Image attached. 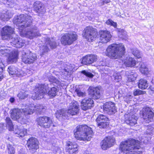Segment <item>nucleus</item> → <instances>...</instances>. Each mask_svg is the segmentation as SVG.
<instances>
[{
  "instance_id": "53",
  "label": "nucleus",
  "mask_w": 154,
  "mask_h": 154,
  "mask_svg": "<svg viewBox=\"0 0 154 154\" xmlns=\"http://www.w3.org/2000/svg\"><path fill=\"white\" fill-rule=\"evenodd\" d=\"M9 100L11 103H13L15 101V99L14 97H11L10 98Z\"/></svg>"
},
{
  "instance_id": "4",
  "label": "nucleus",
  "mask_w": 154,
  "mask_h": 154,
  "mask_svg": "<svg viewBox=\"0 0 154 154\" xmlns=\"http://www.w3.org/2000/svg\"><path fill=\"white\" fill-rule=\"evenodd\" d=\"M93 134L92 128L86 125H78L74 130L75 137L81 140L90 141Z\"/></svg>"
},
{
  "instance_id": "1",
  "label": "nucleus",
  "mask_w": 154,
  "mask_h": 154,
  "mask_svg": "<svg viewBox=\"0 0 154 154\" xmlns=\"http://www.w3.org/2000/svg\"><path fill=\"white\" fill-rule=\"evenodd\" d=\"M32 17L22 14L14 18L13 23L19 29L21 36L32 39L39 35V33L37 28L35 26L32 25Z\"/></svg>"
},
{
  "instance_id": "17",
  "label": "nucleus",
  "mask_w": 154,
  "mask_h": 154,
  "mask_svg": "<svg viewBox=\"0 0 154 154\" xmlns=\"http://www.w3.org/2000/svg\"><path fill=\"white\" fill-rule=\"evenodd\" d=\"M14 32V29L9 26H5L2 31V38L4 40H7L11 37Z\"/></svg>"
},
{
  "instance_id": "51",
  "label": "nucleus",
  "mask_w": 154,
  "mask_h": 154,
  "mask_svg": "<svg viewBox=\"0 0 154 154\" xmlns=\"http://www.w3.org/2000/svg\"><path fill=\"white\" fill-rule=\"evenodd\" d=\"M144 72H141V73L142 74H148L150 71L149 69L147 67H146V68L145 69H144Z\"/></svg>"
},
{
  "instance_id": "6",
  "label": "nucleus",
  "mask_w": 154,
  "mask_h": 154,
  "mask_svg": "<svg viewBox=\"0 0 154 154\" xmlns=\"http://www.w3.org/2000/svg\"><path fill=\"white\" fill-rule=\"evenodd\" d=\"M34 111V110L32 109H14L11 110V117L14 120H16L21 124H23L26 122L25 116L32 114Z\"/></svg>"
},
{
  "instance_id": "49",
  "label": "nucleus",
  "mask_w": 154,
  "mask_h": 154,
  "mask_svg": "<svg viewBox=\"0 0 154 154\" xmlns=\"http://www.w3.org/2000/svg\"><path fill=\"white\" fill-rule=\"evenodd\" d=\"M132 73H133V72H131L129 75L128 78L130 79L131 81H133L136 79L137 75L132 74Z\"/></svg>"
},
{
  "instance_id": "39",
  "label": "nucleus",
  "mask_w": 154,
  "mask_h": 154,
  "mask_svg": "<svg viewBox=\"0 0 154 154\" xmlns=\"http://www.w3.org/2000/svg\"><path fill=\"white\" fill-rule=\"evenodd\" d=\"M5 122L7 126L9 128L10 130H12L13 128V125L11 119L9 117H7Z\"/></svg>"
},
{
  "instance_id": "7",
  "label": "nucleus",
  "mask_w": 154,
  "mask_h": 154,
  "mask_svg": "<svg viewBox=\"0 0 154 154\" xmlns=\"http://www.w3.org/2000/svg\"><path fill=\"white\" fill-rule=\"evenodd\" d=\"M78 36L75 32L66 33L61 39V43L64 45H70L77 39Z\"/></svg>"
},
{
  "instance_id": "20",
  "label": "nucleus",
  "mask_w": 154,
  "mask_h": 154,
  "mask_svg": "<svg viewBox=\"0 0 154 154\" xmlns=\"http://www.w3.org/2000/svg\"><path fill=\"white\" fill-rule=\"evenodd\" d=\"M8 71L10 75L13 76H16L19 77L23 76L24 73L23 71L18 69L14 66H9L8 68Z\"/></svg>"
},
{
  "instance_id": "16",
  "label": "nucleus",
  "mask_w": 154,
  "mask_h": 154,
  "mask_svg": "<svg viewBox=\"0 0 154 154\" xmlns=\"http://www.w3.org/2000/svg\"><path fill=\"white\" fill-rule=\"evenodd\" d=\"M152 108L149 107H145L142 109V115L143 118L145 119H152L154 116V113Z\"/></svg>"
},
{
  "instance_id": "52",
  "label": "nucleus",
  "mask_w": 154,
  "mask_h": 154,
  "mask_svg": "<svg viewBox=\"0 0 154 154\" xmlns=\"http://www.w3.org/2000/svg\"><path fill=\"white\" fill-rule=\"evenodd\" d=\"M4 125L3 124H0V132H2L3 130Z\"/></svg>"
},
{
  "instance_id": "30",
  "label": "nucleus",
  "mask_w": 154,
  "mask_h": 154,
  "mask_svg": "<svg viewBox=\"0 0 154 154\" xmlns=\"http://www.w3.org/2000/svg\"><path fill=\"white\" fill-rule=\"evenodd\" d=\"M28 109H33L34 110L33 112L35 111L36 113L38 114H41L42 113L44 112L45 109V107H44L43 105H41L35 106L34 107L32 106L31 108L28 107Z\"/></svg>"
},
{
  "instance_id": "5",
  "label": "nucleus",
  "mask_w": 154,
  "mask_h": 154,
  "mask_svg": "<svg viewBox=\"0 0 154 154\" xmlns=\"http://www.w3.org/2000/svg\"><path fill=\"white\" fill-rule=\"evenodd\" d=\"M125 49L121 43L119 44H113L109 46L106 50V55L115 59L124 57Z\"/></svg>"
},
{
  "instance_id": "46",
  "label": "nucleus",
  "mask_w": 154,
  "mask_h": 154,
  "mask_svg": "<svg viewBox=\"0 0 154 154\" xmlns=\"http://www.w3.org/2000/svg\"><path fill=\"white\" fill-rule=\"evenodd\" d=\"M106 23L107 25H110L111 26H113L114 27H117V24L116 22H114L111 20L109 19L107 20L106 22Z\"/></svg>"
},
{
  "instance_id": "50",
  "label": "nucleus",
  "mask_w": 154,
  "mask_h": 154,
  "mask_svg": "<svg viewBox=\"0 0 154 154\" xmlns=\"http://www.w3.org/2000/svg\"><path fill=\"white\" fill-rule=\"evenodd\" d=\"M7 51L8 50L5 49H1L0 50V54H5L8 53Z\"/></svg>"
},
{
  "instance_id": "55",
  "label": "nucleus",
  "mask_w": 154,
  "mask_h": 154,
  "mask_svg": "<svg viewBox=\"0 0 154 154\" xmlns=\"http://www.w3.org/2000/svg\"><path fill=\"white\" fill-rule=\"evenodd\" d=\"M110 2V0H105L103 1V3L104 4H107Z\"/></svg>"
},
{
  "instance_id": "48",
  "label": "nucleus",
  "mask_w": 154,
  "mask_h": 154,
  "mask_svg": "<svg viewBox=\"0 0 154 154\" xmlns=\"http://www.w3.org/2000/svg\"><path fill=\"white\" fill-rule=\"evenodd\" d=\"M140 66V71L141 72H145L144 70H143V68L146 67V65L143 63L141 62L139 64Z\"/></svg>"
},
{
  "instance_id": "60",
  "label": "nucleus",
  "mask_w": 154,
  "mask_h": 154,
  "mask_svg": "<svg viewBox=\"0 0 154 154\" xmlns=\"http://www.w3.org/2000/svg\"><path fill=\"white\" fill-rule=\"evenodd\" d=\"M149 48H146L147 49H149L150 48H151V47H149Z\"/></svg>"
},
{
  "instance_id": "40",
  "label": "nucleus",
  "mask_w": 154,
  "mask_h": 154,
  "mask_svg": "<svg viewBox=\"0 0 154 154\" xmlns=\"http://www.w3.org/2000/svg\"><path fill=\"white\" fill-rule=\"evenodd\" d=\"M28 92L24 90L20 91L17 95V96L20 99H24L27 97Z\"/></svg>"
},
{
  "instance_id": "41",
  "label": "nucleus",
  "mask_w": 154,
  "mask_h": 154,
  "mask_svg": "<svg viewBox=\"0 0 154 154\" xmlns=\"http://www.w3.org/2000/svg\"><path fill=\"white\" fill-rule=\"evenodd\" d=\"M8 152L9 154H14L15 152V148L11 145L8 144L7 146Z\"/></svg>"
},
{
  "instance_id": "19",
  "label": "nucleus",
  "mask_w": 154,
  "mask_h": 154,
  "mask_svg": "<svg viewBox=\"0 0 154 154\" xmlns=\"http://www.w3.org/2000/svg\"><path fill=\"white\" fill-rule=\"evenodd\" d=\"M93 105V101L91 98H85L82 101L81 107L82 110H86L90 109Z\"/></svg>"
},
{
  "instance_id": "14",
  "label": "nucleus",
  "mask_w": 154,
  "mask_h": 154,
  "mask_svg": "<svg viewBox=\"0 0 154 154\" xmlns=\"http://www.w3.org/2000/svg\"><path fill=\"white\" fill-rule=\"evenodd\" d=\"M27 146L31 152L34 153L38 148L39 142L34 137L29 138L27 141Z\"/></svg>"
},
{
  "instance_id": "21",
  "label": "nucleus",
  "mask_w": 154,
  "mask_h": 154,
  "mask_svg": "<svg viewBox=\"0 0 154 154\" xmlns=\"http://www.w3.org/2000/svg\"><path fill=\"white\" fill-rule=\"evenodd\" d=\"M100 34L101 42L106 43L110 40L112 35L109 32L106 30L101 31Z\"/></svg>"
},
{
  "instance_id": "33",
  "label": "nucleus",
  "mask_w": 154,
  "mask_h": 154,
  "mask_svg": "<svg viewBox=\"0 0 154 154\" xmlns=\"http://www.w3.org/2000/svg\"><path fill=\"white\" fill-rule=\"evenodd\" d=\"M137 120L134 116H130L125 120L127 124L131 126H133L137 123Z\"/></svg>"
},
{
  "instance_id": "29",
  "label": "nucleus",
  "mask_w": 154,
  "mask_h": 154,
  "mask_svg": "<svg viewBox=\"0 0 154 154\" xmlns=\"http://www.w3.org/2000/svg\"><path fill=\"white\" fill-rule=\"evenodd\" d=\"M13 16V14L9 11L3 12L0 14V19L4 21L8 20Z\"/></svg>"
},
{
  "instance_id": "38",
  "label": "nucleus",
  "mask_w": 154,
  "mask_h": 154,
  "mask_svg": "<svg viewBox=\"0 0 154 154\" xmlns=\"http://www.w3.org/2000/svg\"><path fill=\"white\" fill-rule=\"evenodd\" d=\"M131 51L134 56L138 58L141 57V53L137 48H132L131 49Z\"/></svg>"
},
{
  "instance_id": "63",
  "label": "nucleus",
  "mask_w": 154,
  "mask_h": 154,
  "mask_svg": "<svg viewBox=\"0 0 154 154\" xmlns=\"http://www.w3.org/2000/svg\"><path fill=\"white\" fill-rule=\"evenodd\" d=\"M153 83H154V82H153Z\"/></svg>"
},
{
  "instance_id": "9",
  "label": "nucleus",
  "mask_w": 154,
  "mask_h": 154,
  "mask_svg": "<svg viewBox=\"0 0 154 154\" xmlns=\"http://www.w3.org/2000/svg\"><path fill=\"white\" fill-rule=\"evenodd\" d=\"M82 35L89 42L94 40L97 36L96 29L90 26H88L83 31Z\"/></svg>"
},
{
  "instance_id": "11",
  "label": "nucleus",
  "mask_w": 154,
  "mask_h": 154,
  "mask_svg": "<svg viewBox=\"0 0 154 154\" xmlns=\"http://www.w3.org/2000/svg\"><path fill=\"white\" fill-rule=\"evenodd\" d=\"M36 121L38 125L44 128H49L53 123L51 118L47 116L39 117Z\"/></svg>"
},
{
  "instance_id": "58",
  "label": "nucleus",
  "mask_w": 154,
  "mask_h": 154,
  "mask_svg": "<svg viewBox=\"0 0 154 154\" xmlns=\"http://www.w3.org/2000/svg\"><path fill=\"white\" fill-rule=\"evenodd\" d=\"M2 74V73L1 74H0V75H1ZM3 75H1L0 76V81H1L3 79Z\"/></svg>"
},
{
  "instance_id": "59",
  "label": "nucleus",
  "mask_w": 154,
  "mask_h": 154,
  "mask_svg": "<svg viewBox=\"0 0 154 154\" xmlns=\"http://www.w3.org/2000/svg\"><path fill=\"white\" fill-rule=\"evenodd\" d=\"M129 97V98L130 99H131L132 98V96L131 95H129L128 96Z\"/></svg>"
},
{
  "instance_id": "45",
  "label": "nucleus",
  "mask_w": 154,
  "mask_h": 154,
  "mask_svg": "<svg viewBox=\"0 0 154 154\" xmlns=\"http://www.w3.org/2000/svg\"><path fill=\"white\" fill-rule=\"evenodd\" d=\"M48 79L50 82L58 84L59 81L55 77L52 76H50L48 77Z\"/></svg>"
},
{
  "instance_id": "56",
  "label": "nucleus",
  "mask_w": 154,
  "mask_h": 154,
  "mask_svg": "<svg viewBox=\"0 0 154 154\" xmlns=\"http://www.w3.org/2000/svg\"><path fill=\"white\" fill-rule=\"evenodd\" d=\"M18 154H25L24 152L21 150L19 151Z\"/></svg>"
},
{
  "instance_id": "43",
  "label": "nucleus",
  "mask_w": 154,
  "mask_h": 154,
  "mask_svg": "<svg viewBox=\"0 0 154 154\" xmlns=\"http://www.w3.org/2000/svg\"><path fill=\"white\" fill-rule=\"evenodd\" d=\"M113 77L115 81L117 82L120 81L121 80L122 77L119 73H115Z\"/></svg>"
},
{
  "instance_id": "44",
  "label": "nucleus",
  "mask_w": 154,
  "mask_h": 154,
  "mask_svg": "<svg viewBox=\"0 0 154 154\" xmlns=\"http://www.w3.org/2000/svg\"><path fill=\"white\" fill-rule=\"evenodd\" d=\"M146 94V91H141L139 89H135L133 91V94L135 96L141 94Z\"/></svg>"
},
{
  "instance_id": "10",
  "label": "nucleus",
  "mask_w": 154,
  "mask_h": 154,
  "mask_svg": "<svg viewBox=\"0 0 154 154\" xmlns=\"http://www.w3.org/2000/svg\"><path fill=\"white\" fill-rule=\"evenodd\" d=\"M37 59L36 54L32 53L31 51H26L22 52L21 59L22 62L25 63H32Z\"/></svg>"
},
{
  "instance_id": "62",
  "label": "nucleus",
  "mask_w": 154,
  "mask_h": 154,
  "mask_svg": "<svg viewBox=\"0 0 154 154\" xmlns=\"http://www.w3.org/2000/svg\"><path fill=\"white\" fill-rule=\"evenodd\" d=\"M54 127V125H53Z\"/></svg>"
},
{
  "instance_id": "35",
  "label": "nucleus",
  "mask_w": 154,
  "mask_h": 154,
  "mask_svg": "<svg viewBox=\"0 0 154 154\" xmlns=\"http://www.w3.org/2000/svg\"><path fill=\"white\" fill-rule=\"evenodd\" d=\"M17 55L16 54L10 55L8 59V61L9 63H15L17 60Z\"/></svg>"
},
{
  "instance_id": "24",
  "label": "nucleus",
  "mask_w": 154,
  "mask_h": 154,
  "mask_svg": "<svg viewBox=\"0 0 154 154\" xmlns=\"http://www.w3.org/2000/svg\"><path fill=\"white\" fill-rule=\"evenodd\" d=\"M100 90L98 87H91L89 90L90 94L94 99H99L100 97Z\"/></svg>"
},
{
  "instance_id": "26",
  "label": "nucleus",
  "mask_w": 154,
  "mask_h": 154,
  "mask_svg": "<svg viewBox=\"0 0 154 154\" xmlns=\"http://www.w3.org/2000/svg\"><path fill=\"white\" fill-rule=\"evenodd\" d=\"M67 113V111L64 109L59 110L56 112V116L60 121H62L63 119H67L68 118Z\"/></svg>"
},
{
  "instance_id": "13",
  "label": "nucleus",
  "mask_w": 154,
  "mask_h": 154,
  "mask_svg": "<svg viewBox=\"0 0 154 154\" xmlns=\"http://www.w3.org/2000/svg\"><path fill=\"white\" fill-rule=\"evenodd\" d=\"M104 111L109 115L115 114L116 112L115 104L112 102H106L103 105Z\"/></svg>"
},
{
  "instance_id": "57",
  "label": "nucleus",
  "mask_w": 154,
  "mask_h": 154,
  "mask_svg": "<svg viewBox=\"0 0 154 154\" xmlns=\"http://www.w3.org/2000/svg\"><path fill=\"white\" fill-rule=\"evenodd\" d=\"M83 154H92L91 153H90L88 151H86Z\"/></svg>"
},
{
  "instance_id": "25",
  "label": "nucleus",
  "mask_w": 154,
  "mask_h": 154,
  "mask_svg": "<svg viewBox=\"0 0 154 154\" xmlns=\"http://www.w3.org/2000/svg\"><path fill=\"white\" fill-rule=\"evenodd\" d=\"M34 11L38 13L43 14L46 11L43 5L39 1H36L34 4Z\"/></svg>"
},
{
  "instance_id": "36",
  "label": "nucleus",
  "mask_w": 154,
  "mask_h": 154,
  "mask_svg": "<svg viewBox=\"0 0 154 154\" xmlns=\"http://www.w3.org/2000/svg\"><path fill=\"white\" fill-rule=\"evenodd\" d=\"M109 119L106 116L103 114H100L97 116L96 121L97 123L102 121L104 122L106 121H109Z\"/></svg>"
},
{
  "instance_id": "8",
  "label": "nucleus",
  "mask_w": 154,
  "mask_h": 154,
  "mask_svg": "<svg viewBox=\"0 0 154 154\" xmlns=\"http://www.w3.org/2000/svg\"><path fill=\"white\" fill-rule=\"evenodd\" d=\"M45 41L44 45L40 49V52L42 55L47 53L49 51L50 48L54 49L57 47L56 43L53 38H45Z\"/></svg>"
},
{
  "instance_id": "27",
  "label": "nucleus",
  "mask_w": 154,
  "mask_h": 154,
  "mask_svg": "<svg viewBox=\"0 0 154 154\" xmlns=\"http://www.w3.org/2000/svg\"><path fill=\"white\" fill-rule=\"evenodd\" d=\"M122 62L127 67H132L134 66L136 63L135 60L132 57H127L126 59H123Z\"/></svg>"
},
{
  "instance_id": "61",
  "label": "nucleus",
  "mask_w": 154,
  "mask_h": 154,
  "mask_svg": "<svg viewBox=\"0 0 154 154\" xmlns=\"http://www.w3.org/2000/svg\"><path fill=\"white\" fill-rule=\"evenodd\" d=\"M145 68H146V67L143 68V71H144V69H145Z\"/></svg>"
},
{
  "instance_id": "54",
  "label": "nucleus",
  "mask_w": 154,
  "mask_h": 154,
  "mask_svg": "<svg viewBox=\"0 0 154 154\" xmlns=\"http://www.w3.org/2000/svg\"><path fill=\"white\" fill-rule=\"evenodd\" d=\"M6 3L8 5H10V4L12 3V0H6Z\"/></svg>"
},
{
  "instance_id": "2",
  "label": "nucleus",
  "mask_w": 154,
  "mask_h": 154,
  "mask_svg": "<svg viewBox=\"0 0 154 154\" xmlns=\"http://www.w3.org/2000/svg\"><path fill=\"white\" fill-rule=\"evenodd\" d=\"M52 87L51 83L39 85L35 88L34 99H41L43 97L45 94H47L51 97H54L57 95L58 90L56 88Z\"/></svg>"
},
{
  "instance_id": "47",
  "label": "nucleus",
  "mask_w": 154,
  "mask_h": 154,
  "mask_svg": "<svg viewBox=\"0 0 154 154\" xmlns=\"http://www.w3.org/2000/svg\"><path fill=\"white\" fill-rule=\"evenodd\" d=\"M81 73L86 75V76L90 78H92L94 75L91 73L86 71L85 70H83L81 72Z\"/></svg>"
},
{
  "instance_id": "12",
  "label": "nucleus",
  "mask_w": 154,
  "mask_h": 154,
  "mask_svg": "<svg viewBox=\"0 0 154 154\" xmlns=\"http://www.w3.org/2000/svg\"><path fill=\"white\" fill-rule=\"evenodd\" d=\"M7 40L10 41L12 45L17 48L22 47L25 44L23 41L16 35H13Z\"/></svg>"
},
{
  "instance_id": "34",
  "label": "nucleus",
  "mask_w": 154,
  "mask_h": 154,
  "mask_svg": "<svg viewBox=\"0 0 154 154\" xmlns=\"http://www.w3.org/2000/svg\"><path fill=\"white\" fill-rule=\"evenodd\" d=\"M116 30L118 32L119 37L123 39H126L127 38L126 32L122 29H116Z\"/></svg>"
},
{
  "instance_id": "3",
  "label": "nucleus",
  "mask_w": 154,
  "mask_h": 154,
  "mask_svg": "<svg viewBox=\"0 0 154 154\" xmlns=\"http://www.w3.org/2000/svg\"><path fill=\"white\" fill-rule=\"evenodd\" d=\"M140 147V142L134 139L129 140L122 142L120 146V149L126 154H142L141 151H134Z\"/></svg>"
},
{
  "instance_id": "22",
  "label": "nucleus",
  "mask_w": 154,
  "mask_h": 154,
  "mask_svg": "<svg viewBox=\"0 0 154 154\" xmlns=\"http://www.w3.org/2000/svg\"><path fill=\"white\" fill-rule=\"evenodd\" d=\"M67 111L68 117L70 116H73L77 115L79 113V111L78 105L76 103H72L70 105Z\"/></svg>"
},
{
  "instance_id": "23",
  "label": "nucleus",
  "mask_w": 154,
  "mask_h": 154,
  "mask_svg": "<svg viewBox=\"0 0 154 154\" xmlns=\"http://www.w3.org/2000/svg\"><path fill=\"white\" fill-rule=\"evenodd\" d=\"M67 151L70 154L76 153L78 150V146L76 143L69 142L67 143Z\"/></svg>"
},
{
  "instance_id": "42",
  "label": "nucleus",
  "mask_w": 154,
  "mask_h": 154,
  "mask_svg": "<svg viewBox=\"0 0 154 154\" xmlns=\"http://www.w3.org/2000/svg\"><path fill=\"white\" fill-rule=\"evenodd\" d=\"M75 91L79 97H83L85 96V93L82 91L80 88L78 87L76 88Z\"/></svg>"
},
{
  "instance_id": "28",
  "label": "nucleus",
  "mask_w": 154,
  "mask_h": 154,
  "mask_svg": "<svg viewBox=\"0 0 154 154\" xmlns=\"http://www.w3.org/2000/svg\"><path fill=\"white\" fill-rule=\"evenodd\" d=\"M15 133L18 135V137H23L27 134L26 130L24 128L17 127L14 131Z\"/></svg>"
},
{
  "instance_id": "18",
  "label": "nucleus",
  "mask_w": 154,
  "mask_h": 154,
  "mask_svg": "<svg viewBox=\"0 0 154 154\" xmlns=\"http://www.w3.org/2000/svg\"><path fill=\"white\" fill-rule=\"evenodd\" d=\"M97 60L96 55L92 54L87 55L82 58V63L84 65H90L96 62Z\"/></svg>"
},
{
  "instance_id": "31",
  "label": "nucleus",
  "mask_w": 154,
  "mask_h": 154,
  "mask_svg": "<svg viewBox=\"0 0 154 154\" xmlns=\"http://www.w3.org/2000/svg\"><path fill=\"white\" fill-rule=\"evenodd\" d=\"M72 73V70L67 67L62 69L60 74L63 78H66L68 76H70Z\"/></svg>"
},
{
  "instance_id": "37",
  "label": "nucleus",
  "mask_w": 154,
  "mask_h": 154,
  "mask_svg": "<svg viewBox=\"0 0 154 154\" xmlns=\"http://www.w3.org/2000/svg\"><path fill=\"white\" fill-rule=\"evenodd\" d=\"M109 121H106L104 122L103 121H102L101 122L98 123L97 124V126L100 128H107L109 124Z\"/></svg>"
},
{
  "instance_id": "32",
  "label": "nucleus",
  "mask_w": 154,
  "mask_h": 154,
  "mask_svg": "<svg viewBox=\"0 0 154 154\" xmlns=\"http://www.w3.org/2000/svg\"><path fill=\"white\" fill-rule=\"evenodd\" d=\"M138 85L140 88L144 89L148 87V83L145 79H141L139 80Z\"/></svg>"
},
{
  "instance_id": "15",
  "label": "nucleus",
  "mask_w": 154,
  "mask_h": 154,
  "mask_svg": "<svg viewBox=\"0 0 154 154\" xmlns=\"http://www.w3.org/2000/svg\"><path fill=\"white\" fill-rule=\"evenodd\" d=\"M115 142V139L113 137L108 136L101 141V146L103 149L105 150L112 146Z\"/></svg>"
}]
</instances>
